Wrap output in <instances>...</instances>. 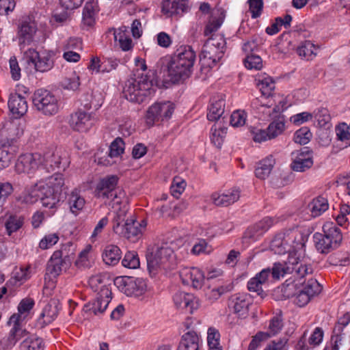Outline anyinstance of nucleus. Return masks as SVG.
Masks as SVG:
<instances>
[{
  "instance_id": "11",
  "label": "nucleus",
  "mask_w": 350,
  "mask_h": 350,
  "mask_svg": "<svg viewBox=\"0 0 350 350\" xmlns=\"http://www.w3.org/2000/svg\"><path fill=\"white\" fill-rule=\"evenodd\" d=\"M291 169L295 172H304L313 165V153L308 147L301 148L291 153Z\"/></svg>"
},
{
  "instance_id": "4",
  "label": "nucleus",
  "mask_w": 350,
  "mask_h": 350,
  "mask_svg": "<svg viewBox=\"0 0 350 350\" xmlns=\"http://www.w3.org/2000/svg\"><path fill=\"white\" fill-rule=\"evenodd\" d=\"M64 185V178L61 174H54L49 177L46 184L40 185V199L43 206L53 208L59 202Z\"/></svg>"
},
{
  "instance_id": "27",
  "label": "nucleus",
  "mask_w": 350,
  "mask_h": 350,
  "mask_svg": "<svg viewBox=\"0 0 350 350\" xmlns=\"http://www.w3.org/2000/svg\"><path fill=\"white\" fill-rule=\"evenodd\" d=\"M59 308L57 300H51L43 308L42 313L37 320V325L40 327H44L46 325L53 322L59 313Z\"/></svg>"
},
{
  "instance_id": "48",
  "label": "nucleus",
  "mask_w": 350,
  "mask_h": 350,
  "mask_svg": "<svg viewBox=\"0 0 350 350\" xmlns=\"http://www.w3.org/2000/svg\"><path fill=\"white\" fill-rule=\"evenodd\" d=\"M289 256L287 261L284 263L275 262L271 270V274L274 279H280V277H284L286 274H290Z\"/></svg>"
},
{
  "instance_id": "64",
  "label": "nucleus",
  "mask_w": 350,
  "mask_h": 350,
  "mask_svg": "<svg viewBox=\"0 0 350 350\" xmlns=\"http://www.w3.org/2000/svg\"><path fill=\"white\" fill-rule=\"evenodd\" d=\"M185 187L186 183L185 180L178 177L174 178L170 187L172 195L175 198H178L185 191Z\"/></svg>"
},
{
  "instance_id": "34",
  "label": "nucleus",
  "mask_w": 350,
  "mask_h": 350,
  "mask_svg": "<svg viewBox=\"0 0 350 350\" xmlns=\"http://www.w3.org/2000/svg\"><path fill=\"white\" fill-rule=\"evenodd\" d=\"M270 275V269L268 268L262 269L259 273L248 282V290L250 291L256 292L258 295H261L263 292L262 286L267 282Z\"/></svg>"
},
{
  "instance_id": "37",
  "label": "nucleus",
  "mask_w": 350,
  "mask_h": 350,
  "mask_svg": "<svg viewBox=\"0 0 350 350\" xmlns=\"http://www.w3.org/2000/svg\"><path fill=\"white\" fill-rule=\"evenodd\" d=\"M297 284H290L283 286L282 291L285 293L287 298L295 296V303L299 307H303L308 304L312 297H310L303 289L299 291L296 294L292 293L291 291L294 289Z\"/></svg>"
},
{
  "instance_id": "22",
  "label": "nucleus",
  "mask_w": 350,
  "mask_h": 350,
  "mask_svg": "<svg viewBox=\"0 0 350 350\" xmlns=\"http://www.w3.org/2000/svg\"><path fill=\"white\" fill-rule=\"evenodd\" d=\"M312 230L310 228H304L299 229L295 228L285 230L275 234L273 241H308Z\"/></svg>"
},
{
  "instance_id": "56",
  "label": "nucleus",
  "mask_w": 350,
  "mask_h": 350,
  "mask_svg": "<svg viewBox=\"0 0 350 350\" xmlns=\"http://www.w3.org/2000/svg\"><path fill=\"white\" fill-rule=\"evenodd\" d=\"M116 215L113 218V230L116 232H118L120 228V224L125 221L126 213L128 211L127 204H124L117 209H114Z\"/></svg>"
},
{
  "instance_id": "57",
  "label": "nucleus",
  "mask_w": 350,
  "mask_h": 350,
  "mask_svg": "<svg viewBox=\"0 0 350 350\" xmlns=\"http://www.w3.org/2000/svg\"><path fill=\"white\" fill-rule=\"evenodd\" d=\"M336 133L338 140L345 142V147L350 146V129L346 123L338 124L336 127Z\"/></svg>"
},
{
  "instance_id": "43",
  "label": "nucleus",
  "mask_w": 350,
  "mask_h": 350,
  "mask_svg": "<svg viewBox=\"0 0 350 350\" xmlns=\"http://www.w3.org/2000/svg\"><path fill=\"white\" fill-rule=\"evenodd\" d=\"M227 129L221 126L220 124H215L211 130V141L212 144L217 148H221L224 142Z\"/></svg>"
},
{
  "instance_id": "29",
  "label": "nucleus",
  "mask_w": 350,
  "mask_h": 350,
  "mask_svg": "<svg viewBox=\"0 0 350 350\" xmlns=\"http://www.w3.org/2000/svg\"><path fill=\"white\" fill-rule=\"evenodd\" d=\"M118 66V62L111 59L101 60L96 57H92L88 68L95 73H107L115 70Z\"/></svg>"
},
{
  "instance_id": "47",
  "label": "nucleus",
  "mask_w": 350,
  "mask_h": 350,
  "mask_svg": "<svg viewBox=\"0 0 350 350\" xmlns=\"http://www.w3.org/2000/svg\"><path fill=\"white\" fill-rule=\"evenodd\" d=\"M317 48L309 40H306L297 49V54L306 60L312 59L316 56Z\"/></svg>"
},
{
  "instance_id": "58",
  "label": "nucleus",
  "mask_w": 350,
  "mask_h": 350,
  "mask_svg": "<svg viewBox=\"0 0 350 350\" xmlns=\"http://www.w3.org/2000/svg\"><path fill=\"white\" fill-rule=\"evenodd\" d=\"M270 250L275 254L282 255L286 253L297 252L295 250H292L291 245H288V242H271Z\"/></svg>"
},
{
  "instance_id": "18",
  "label": "nucleus",
  "mask_w": 350,
  "mask_h": 350,
  "mask_svg": "<svg viewBox=\"0 0 350 350\" xmlns=\"http://www.w3.org/2000/svg\"><path fill=\"white\" fill-rule=\"evenodd\" d=\"M180 277L185 285H191L194 288L202 287L204 281V274L196 267H184L180 271Z\"/></svg>"
},
{
  "instance_id": "54",
  "label": "nucleus",
  "mask_w": 350,
  "mask_h": 350,
  "mask_svg": "<svg viewBox=\"0 0 350 350\" xmlns=\"http://www.w3.org/2000/svg\"><path fill=\"white\" fill-rule=\"evenodd\" d=\"M312 137V133L308 127L304 126L297 130L294 134V142L300 145L308 144Z\"/></svg>"
},
{
  "instance_id": "1",
  "label": "nucleus",
  "mask_w": 350,
  "mask_h": 350,
  "mask_svg": "<svg viewBox=\"0 0 350 350\" xmlns=\"http://www.w3.org/2000/svg\"><path fill=\"white\" fill-rule=\"evenodd\" d=\"M136 66L135 72L125 83L123 93L128 100L140 104L147 101L155 89L148 77L142 72L147 68L145 61L136 59Z\"/></svg>"
},
{
  "instance_id": "28",
  "label": "nucleus",
  "mask_w": 350,
  "mask_h": 350,
  "mask_svg": "<svg viewBox=\"0 0 350 350\" xmlns=\"http://www.w3.org/2000/svg\"><path fill=\"white\" fill-rule=\"evenodd\" d=\"M8 107L15 118H21L25 115L28 109L26 99L18 94H12L10 96Z\"/></svg>"
},
{
  "instance_id": "38",
  "label": "nucleus",
  "mask_w": 350,
  "mask_h": 350,
  "mask_svg": "<svg viewBox=\"0 0 350 350\" xmlns=\"http://www.w3.org/2000/svg\"><path fill=\"white\" fill-rule=\"evenodd\" d=\"M40 185L36 184L27 187L18 198L22 203L31 204L38 201L40 196Z\"/></svg>"
},
{
  "instance_id": "2",
  "label": "nucleus",
  "mask_w": 350,
  "mask_h": 350,
  "mask_svg": "<svg viewBox=\"0 0 350 350\" xmlns=\"http://www.w3.org/2000/svg\"><path fill=\"white\" fill-rule=\"evenodd\" d=\"M226 40L221 34H213L204 43L200 55L203 66L213 68L223 57L226 49Z\"/></svg>"
},
{
  "instance_id": "12",
  "label": "nucleus",
  "mask_w": 350,
  "mask_h": 350,
  "mask_svg": "<svg viewBox=\"0 0 350 350\" xmlns=\"http://www.w3.org/2000/svg\"><path fill=\"white\" fill-rule=\"evenodd\" d=\"M36 31L37 27L33 21L25 19L20 23L18 27L17 38L21 51H26L25 47L35 41Z\"/></svg>"
},
{
  "instance_id": "10",
  "label": "nucleus",
  "mask_w": 350,
  "mask_h": 350,
  "mask_svg": "<svg viewBox=\"0 0 350 350\" xmlns=\"http://www.w3.org/2000/svg\"><path fill=\"white\" fill-rule=\"evenodd\" d=\"M61 251H55L47 264L46 280L48 278L56 279L63 272L66 271L71 266V260L68 256L62 257Z\"/></svg>"
},
{
  "instance_id": "46",
  "label": "nucleus",
  "mask_w": 350,
  "mask_h": 350,
  "mask_svg": "<svg viewBox=\"0 0 350 350\" xmlns=\"http://www.w3.org/2000/svg\"><path fill=\"white\" fill-rule=\"evenodd\" d=\"M22 350H44L42 339L36 335L28 336L21 343Z\"/></svg>"
},
{
  "instance_id": "35",
  "label": "nucleus",
  "mask_w": 350,
  "mask_h": 350,
  "mask_svg": "<svg viewBox=\"0 0 350 350\" xmlns=\"http://www.w3.org/2000/svg\"><path fill=\"white\" fill-rule=\"evenodd\" d=\"M200 338L193 331L184 334L178 347V350H199Z\"/></svg>"
},
{
  "instance_id": "31",
  "label": "nucleus",
  "mask_w": 350,
  "mask_h": 350,
  "mask_svg": "<svg viewBox=\"0 0 350 350\" xmlns=\"http://www.w3.org/2000/svg\"><path fill=\"white\" fill-rule=\"evenodd\" d=\"M27 334L25 330L14 325L8 335L0 340V350L11 349L19 339Z\"/></svg>"
},
{
  "instance_id": "30",
  "label": "nucleus",
  "mask_w": 350,
  "mask_h": 350,
  "mask_svg": "<svg viewBox=\"0 0 350 350\" xmlns=\"http://www.w3.org/2000/svg\"><path fill=\"white\" fill-rule=\"evenodd\" d=\"M224 108L225 100L223 95L220 94L212 98L208 109L207 119L209 121L219 120L224 113Z\"/></svg>"
},
{
  "instance_id": "52",
  "label": "nucleus",
  "mask_w": 350,
  "mask_h": 350,
  "mask_svg": "<svg viewBox=\"0 0 350 350\" xmlns=\"http://www.w3.org/2000/svg\"><path fill=\"white\" fill-rule=\"evenodd\" d=\"M24 222V218L21 216L12 215L5 223V228L8 234L11 235L12 232L20 229Z\"/></svg>"
},
{
  "instance_id": "8",
  "label": "nucleus",
  "mask_w": 350,
  "mask_h": 350,
  "mask_svg": "<svg viewBox=\"0 0 350 350\" xmlns=\"http://www.w3.org/2000/svg\"><path fill=\"white\" fill-rule=\"evenodd\" d=\"M40 169H44L49 172L55 168L65 170L68 165L67 153L60 149L50 150L41 155V160H39Z\"/></svg>"
},
{
  "instance_id": "53",
  "label": "nucleus",
  "mask_w": 350,
  "mask_h": 350,
  "mask_svg": "<svg viewBox=\"0 0 350 350\" xmlns=\"http://www.w3.org/2000/svg\"><path fill=\"white\" fill-rule=\"evenodd\" d=\"M113 35L115 40L119 42L120 47L122 50L127 51L133 48L131 38L126 36L124 32L114 31Z\"/></svg>"
},
{
  "instance_id": "26",
  "label": "nucleus",
  "mask_w": 350,
  "mask_h": 350,
  "mask_svg": "<svg viewBox=\"0 0 350 350\" xmlns=\"http://www.w3.org/2000/svg\"><path fill=\"white\" fill-rule=\"evenodd\" d=\"M240 198V191L238 188H233L227 193L215 192L211 194V200L213 204L217 206H228Z\"/></svg>"
},
{
  "instance_id": "32",
  "label": "nucleus",
  "mask_w": 350,
  "mask_h": 350,
  "mask_svg": "<svg viewBox=\"0 0 350 350\" xmlns=\"http://www.w3.org/2000/svg\"><path fill=\"white\" fill-rule=\"evenodd\" d=\"M187 3L188 0H163L162 11L170 16L180 14L187 11Z\"/></svg>"
},
{
  "instance_id": "20",
  "label": "nucleus",
  "mask_w": 350,
  "mask_h": 350,
  "mask_svg": "<svg viewBox=\"0 0 350 350\" xmlns=\"http://www.w3.org/2000/svg\"><path fill=\"white\" fill-rule=\"evenodd\" d=\"M111 291L108 288L102 289L98 297L84 307L86 312H91L94 314H102L107 309L111 301Z\"/></svg>"
},
{
  "instance_id": "21",
  "label": "nucleus",
  "mask_w": 350,
  "mask_h": 350,
  "mask_svg": "<svg viewBox=\"0 0 350 350\" xmlns=\"http://www.w3.org/2000/svg\"><path fill=\"white\" fill-rule=\"evenodd\" d=\"M118 180V177L114 175L101 179L96 185V196L102 200L109 199L110 195L119 189L116 187Z\"/></svg>"
},
{
  "instance_id": "62",
  "label": "nucleus",
  "mask_w": 350,
  "mask_h": 350,
  "mask_svg": "<svg viewBox=\"0 0 350 350\" xmlns=\"http://www.w3.org/2000/svg\"><path fill=\"white\" fill-rule=\"evenodd\" d=\"M124 143L121 138L118 137L111 144L109 156L111 158L118 157L124 152Z\"/></svg>"
},
{
  "instance_id": "17",
  "label": "nucleus",
  "mask_w": 350,
  "mask_h": 350,
  "mask_svg": "<svg viewBox=\"0 0 350 350\" xmlns=\"http://www.w3.org/2000/svg\"><path fill=\"white\" fill-rule=\"evenodd\" d=\"M173 301L177 308L185 309L190 313H193L200 306V300L191 293L177 292L173 296Z\"/></svg>"
},
{
  "instance_id": "23",
  "label": "nucleus",
  "mask_w": 350,
  "mask_h": 350,
  "mask_svg": "<svg viewBox=\"0 0 350 350\" xmlns=\"http://www.w3.org/2000/svg\"><path fill=\"white\" fill-rule=\"evenodd\" d=\"M193 71L196 55L190 46H180L170 57Z\"/></svg>"
},
{
  "instance_id": "16",
  "label": "nucleus",
  "mask_w": 350,
  "mask_h": 350,
  "mask_svg": "<svg viewBox=\"0 0 350 350\" xmlns=\"http://www.w3.org/2000/svg\"><path fill=\"white\" fill-rule=\"evenodd\" d=\"M167 76L172 83H179L188 79L192 70L170 57L166 65Z\"/></svg>"
},
{
  "instance_id": "42",
  "label": "nucleus",
  "mask_w": 350,
  "mask_h": 350,
  "mask_svg": "<svg viewBox=\"0 0 350 350\" xmlns=\"http://www.w3.org/2000/svg\"><path fill=\"white\" fill-rule=\"evenodd\" d=\"M68 204L70 211L77 215L83 208L85 201L79 193L75 190L69 195Z\"/></svg>"
},
{
  "instance_id": "40",
  "label": "nucleus",
  "mask_w": 350,
  "mask_h": 350,
  "mask_svg": "<svg viewBox=\"0 0 350 350\" xmlns=\"http://www.w3.org/2000/svg\"><path fill=\"white\" fill-rule=\"evenodd\" d=\"M98 12L97 3L94 1H88L83 8V21L88 27H92L95 23L96 15Z\"/></svg>"
},
{
  "instance_id": "49",
  "label": "nucleus",
  "mask_w": 350,
  "mask_h": 350,
  "mask_svg": "<svg viewBox=\"0 0 350 350\" xmlns=\"http://www.w3.org/2000/svg\"><path fill=\"white\" fill-rule=\"evenodd\" d=\"M104 200L105 203H107V200H109V205L111 206L113 209H117L120 206H122L124 204H127L125 194L120 189L112 193V194L110 195L109 199H105Z\"/></svg>"
},
{
  "instance_id": "25",
  "label": "nucleus",
  "mask_w": 350,
  "mask_h": 350,
  "mask_svg": "<svg viewBox=\"0 0 350 350\" xmlns=\"http://www.w3.org/2000/svg\"><path fill=\"white\" fill-rule=\"evenodd\" d=\"M226 17V11L221 7L213 9L211 16L205 26L204 34L208 36L217 31L224 23Z\"/></svg>"
},
{
  "instance_id": "5",
  "label": "nucleus",
  "mask_w": 350,
  "mask_h": 350,
  "mask_svg": "<svg viewBox=\"0 0 350 350\" xmlns=\"http://www.w3.org/2000/svg\"><path fill=\"white\" fill-rule=\"evenodd\" d=\"M55 53L52 51H37L33 48L24 51L23 59L25 63L36 71L44 72L52 69L54 65Z\"/></svg>"
},
{
  "instance_id": "9",
  "label": "nucleus",
  "mask_w": 350,
  "mask_h": 350,
  "mask_svg": "<svg viewBox=\"0 0 350 350\" xmlns=\"http://www.w3.org/2000/svg\"><path fill=\"white\" fill-rule=\"evenodd\" d=\"M174 109V104L170 101L154 103L147 110L146 115L147 124L153 125L155 122L170 119Z\"/></svg>"
},
{
  "instance_id": "6",
  "label": "nucleus",
  "mask_w": 350,
  "mask_h": 350,
  "mask_svg": "<svg viewBox=\"0 0 350 350\" xmlns=\"http://www.w3.org/2000/svg\"><path fill=\"white\" fill-rule=\"evenodd\" d=\"M33 107L44 116H53L59 109L57 97L50 91L45 89H38L32 96Z\"/></svg>"
},
{
  "instance_id": "33",
  "label": "nucleus",
  "mask_w": 350,
  "mask_h": 350,
  "mask_svg": "<svg viewBox=\"0 0 350 350\" xmlns=\"http://www.w3.org/2000/svg\"><path fill=\"white\" fill-rule=\"evenodd\" d=\"M146 224L143 220L142 223H138L134 219H126L124 224L118 230L119 234H122L126 239H131L137 236L142 232V228L146 226Z\"/></svg>"
},
{
  "instance_id": "24",
  "label": "nucleus",
  "mask_w": 350,
  "mask_h": 350,
  "mask_svg": "<svg viewBox=\"0 0 350 350\" xmlns=\"http://www.w3.org/2000/svg\"><path fill=\"white\" fill-rule=\"evenodd\" d=\"M34 304V300L31 298L23 299L18 304V312L11 316L9 322L19 327L20 323L29 317Z\"/></svg>"
},
{
  "instance_id": "45",
  "label": "nucleus",
  "mask_w": 350,
  "mask_h": 350,
  "mask_svg": "<svg viewBox=\"0 0 350 350\" xmlns=\"http://www.w3.org/2000/svg\"><path fill=\"white\" fill-rule=\"evenodd\" d=\"M328 206L329 205L327 199L321 196H319L314 199L308 204V208H310L313 217H317L321 215L323 212L327 210Z\"/></svg>"
},
{
  "instance_id": "3",
  "label": "nucleus",
  "mask_w": 350,
  "mask_h": 350,
  "mask_svg": "<svg viewBox=\"0 0 350 350\" xmlns=\"http://www.w3.org/2000/svg\"><path fill=\"white\" fill-rule=\"evenodd\" d=\"M173 254V250L167 242H153L147 247L146 258L149 272L156 274L157 271L163 268L165 264Z\"/></svg>"
},
{
  "instance_id": "44",
  "label": "nucleus",
  "mask_w": 350,
  "mask_h": 350,
  "mask_svg": "<svg viewBox=\"0 0 350 350\" xmlns=\"http://www.w3.org/2000/svg\"><path fill=\"white\" fill-rule=\"evenodd\" d=\"M93 247L92 245H86L85 248L79 254L75 265L79 269L90 267L91 260L93 258Z\"/></svg>"
},
{
  "instance_id": "50",
  "label": "nucleus",
  "mask_w": 350,
  "mask_h": 350,
  "mask_svg": "<svg viewBox=\"0 0 350 350\" xmlns=\"http://www.w3.org/2000/svg\"><path fill=\"white\" fill-rule=\"evenodd\" d=\"M325 237L330 241H342V235L340 228L332 223L325 224L323 227Z\"/></svg>"
},
{
  "instance_id": "13",
  "label": "nucleus",
  "mask_w": 350,
  "mask_h": 350,
  "mask_svg": "<svg viewBox=\"0 0 350 350\" xmlns=\"http://www.w3.org/2000/svg\"><path fill=\"white\" fill-rule=\"evenodd\" d=\"M97 120L95 113L79 110L71 115L70 124L74 130L83 133L88 131Z\"/></svg>"
},
{
  "instance_id": "60",
  "label": "nucleus",
  "mask_w": 350,
  "mask_h": 350,
  "mask_svg": "<svg viewBox=\"0 0 350 350\" xmlns=\"http://www.w3.org/2000/svg\"><path fill=\"white\" fill-rule=\"evenodd\" d=\"M245 66L247 69L260 70L262 67V61L259 55L252 53L247 54L243 61Z\"/></svg>"
},
{
  "instance_id": "61",
  "label": "nucleus",
  "mask_w": 350,
  "mask_h": 350,
  "mask_svg": "<svg viewBox=\"0 0 350 350\" xmlns=\"http://www.w3.org/2000/svg\"><path fill=\"white\" fill-rule=\"evenodd\" d=\"M124 267L129 269H137L139 267V260L137 254L134 252H127L122 260Z\"/></svg>"
},
{
  "instance_id": "19",
  "label": "nucleus",
  "mask_w": 350,
  "mask_h": 350,
  "mask_svg": "<svg viewBox=\"0 0 350 350\" xmlns=\"http://www.w3.org/2000/svg\"><path fill=\"white\" fill-rule=\"evenodd\" d=\"M278 219L275 217H265L255 224L250 226L244 232L242 238L244 239H258Z\"/></svg>"
},
{
  "instance_id": "55",
  "label": "nucleus",
  "mask_w": 350,
  "mask_h": 350,
  "mask_svg": "<svg viewBox=\"0 0 350 350\" xmlns=\"http://www.w3.org/2000/svg\"><path fill=\"white\" fill-rule=\"evenodd\" d=\"M284 120L277 119L271 122L267 128L269 139H273L280 135L284 130Z\"/></svg>"
},
{
  "instance_id": "51",
  "label": "nucleus",
  "mask_w": 350,
  "mask_h": 350,
  "mask_svg": "<svg viewBox=\"0 0 350 350\" xmlns=\"http://www.w3.org/2000/svg\"><path fill=\"white\" fill-rule=\"evenodd\" d=\"M258 85L262 94L266 97L271 96L275 89V81L270 77H265L260 79Z\"/></svg>"
},
{
  "instance_id": "14",
  "label": "nucleus",
  "mask_w": 350,
  "mask_h": 350,
  "mask_svg": "<svg viewBox=\"0 0 350 350\" xmlns=\"http://www.w3.org/2000/svg\"><path fill=\"white\" fill-rule=\"evenodd\" d=\"M39 160H41V154L39 153L22 154L15 164V170L18 174L33 173L40 165Z\"/></svg>"
},
{
  "instance_id": "36",
  "label": "nucleus",
  "mask_w": 350,
  "mask_h": 350,
  "mask_svg": "<svg viewBox=\"0 0 350 350\" xmlns=\"http://www.w3.org/2000/svg\"><path fill=\"white\" fill-rule=\"evenodd\" d=\"M122 252L120 248L115 245H107L103 252L102 258L103 262L111 266L117 265L121 258Z\"/></svg>"
},
{
  "instance_id": "39",
  "label": "nucleus",
  "mask_w": 350,
  "mask_h": 350,
  "mask_svg": "<svg viewBox=\"0 0 350 350\" xmlns=\"http://www.w3.org/2000/svg\"><path fill=\"white\" fill-rule=\"evenodd\" d=\"M275 163V159L271 155L261 160L255 170L256 176L262 180L267 178L270 174Z\"/></svg>"
},
{
  "instance_id": "15",
  "label": "nucleus",
  "mask_w": 350,
  "mask_h": 350,
  "mask_svg": "<svg viewBox=\"0 0 350 350\" xmlns=\"http://www.w3.org/2000/svg\"><path fill=\"white\" fill-rule=\"evenodd\" d=\"M289 263L291 269L290 274H293L296 279H302L306 275L312 273V268L308 265L301 257L298 252H291L289 254Z\"/></svg>"
},
{
  "instance_id": "63",
  "label": "nucleus",
  "mask_w": 350,
  "mask_h": 350,
  "mask_svg": "<svg viewBox=\"0 0 350 350\" xmlns=\"http://www.w3.org/2000/svg\"><path fill=\"white\" fill-rule=\"evenodd\" d=\"M105 279V275L101 273L96 274L91 276L89 278V285L90 286L94 291H97L100 290V292L102 289L107 288L103 284L104 280Z\"/></svg>"
},
{
  "instance_id": "41",
  "label": "nucleus",
  "mask_w": 350,
  "mask_h": 350,
  "mask_svg": "<svg viewBox=\"0 0 350 350\" xmlns=\"http://www.w3.org/2000/svg\"><path fill=\"white\" fill-rule=\"evenodd\" d=\"M283 327L284 323L281 314H276L269 320L267 330L266 332H262V333L268 340L269 338L274 337L280 334Z\"/></svg>"
},
{
  "instance_id": "59",
  "label": "nucleus",
  "mask_w": 350,
  "mask_h": 350,
  "mask_svg": "<svg viewBox=\"0 0 350 350\" xmlns=\"http://www.w3.org/2000/svg\"><path fill=\"white\" fill-rule=\"evenodd\" d=\"M302 289L310 297H313L321 292L322 286L316 279L311 278L305 283Z\"/></svg>"
},
{
  "instance_id": "7",
  "label": "nucleus",
  "mask_w": 350,
  "mask_h": 350,
  "mask_svg": "<svg viewBox=\"0 0 350 350\" xmlns=\"http://www.w3.org/2000/svg\"><path fill=\"white\" fill-rule=\"evenodd\" d=\"M114 284L127 296L139 297L147 291L146 281L141 278L118 277L115 279Z\"/></svg>"
}]
</instances>
